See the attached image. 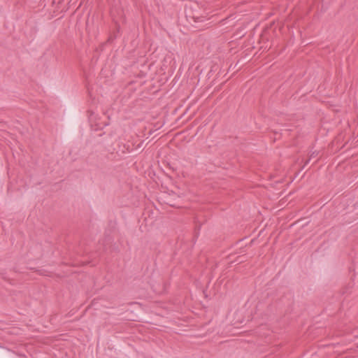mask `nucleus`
Here are the masks:
<instances>
[{"label": "nucleus", "instance_id": "1", "mask_svg": "<svg viewBox=\"0 0 358 358\" xmlns=\"http://www.w3.org/2000/svg\"><path fill=\"white\" fill-rule=\"evenodd\" d=\"M244 320L243 319H238L237 321L235 322V324L236 323H242L243 322Z\"/></svg>", "mask_w": 358, "mask_h": 358}]
</instances>
